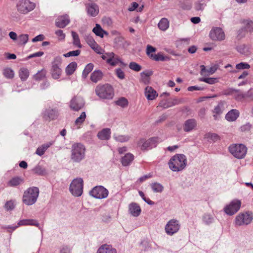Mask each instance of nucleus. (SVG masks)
Listing matches in <instances>:
<instances>
[{"label":"nucleus","instance_id":"7","mask_svg":"<svg viewBox=\"0 0 253 253\" xmlns=\"http://www.w3.org/2000/svg\"><path fill=\"white\" fill-rule=\"evenodd\" d=\"M230 152L237 159H243L247 154V148L242 144H235L229 146Z\"/></svg>","mask_w":253,"mask_h":253},{"label":"nucleus","instance_id":"5","mask_svg":"<svg viewBox=\"0 0 253 253\" xmlns=\"http://www.w3.org/2000/svg\"><path fill=\"white\" fill-rule=\"evenodd\" d=\"M84 181L82 178L74 179L70 184L69 189L73 195L81 196L83 192Z\"/></svg>","mask_w":253,"mask_h":253},{"label":"nucleus","instance_id":"45","mask_svg":"<svg viewBox=\"0 0 253 253\" xmlns=\"http://www.w3.org/2000/svg\"><path fill=\"white\" fill-rule=\"evenodd\" d=\"M84 38L86 43L89 45V46L91 48H94V46L96 45V43H97L90 35H85Z\"/></svg>","mask_w":253,"mask_h":253},{"label":"nucleus","instance_id":"57","mask_svg":"<svg viewBox=\"0 0 253 253\" xmlns=\"http://www.w3.org/2000/svg\"><path fill=\"white\" fill-rule=\"evenodd\" d=\"M14 202L12 200L6 202L4 205V208L7 211L12 210L14 209Z\"/></svg>","mask_w":253,"mask_h":253},{"label":"nucleus","instance_id":"32","mask_svg":"<svg viewBox=\"0 0 253 253\" xmlns=\"http://www.w3.org/2000/svg\"><path fill=\"white\" fill-rule=\"evenodd\" d=\"M237 91H235L234 94V98L238 101H241L243 99L247 97L250 96V92H247V93H243L239 89H236Z\"/></svg>","mask_w":253,"mask_h":253},{"label":"nucleus","instance_id":"21","mask_svg":"<svg viewBox=\"0 0 253 253\" xmlns=\"http://www.w3.org/2000/svg\"><path fill=\"white\" fill-rule=\"evenodd\" d=\"M244 24V28L241 29L238 31V37L240 38H242L245 36L244 34L243 35H241L242 33L245 30L247 32L250 33L253 32V21L250 20H246L243 22Z\"/></svg>","mask_w":253,"mask_h":253},{"label":"nucleus","instance_id":"4","mask_svg":"<svg viewBox=\"0 0 253 253\" xmlns=\"http://www.w3.org/2000/svg\"><path fill=\"white\" fill-rule=\"evenodd\" d=\"M39 189L37 187H31L24 191L22 201L24 204L28 206L34 204L39 197Z\"/></svg>","mask_w":253,"mask_h":253},{"label":"nucleus","instance_id":"49","mask_svg":"<svg viewBox=\"0 0 253 253\" xmlns=\"http://www.w3.org/2000/svg\"><path fill=\"white\" fill-rule=\"evenodd\" d=\"M199 80L210 84H213L218 82L217 79L214 78H201Z\"/></svg>","mask_w":253,"mask_h":253},{"label":"nucleus","instance_id":"14","mask_svg":"<svg viewBox=\"0 0 253 253\" xmlns=\"http://www.w3.org/2000/svg\"><path fill=\"white\" fill-rule=\"evenodd\" d=\"M159 138L157 137H151L147 140L141 139L138 142V145L141 146V149L143 150L150 149L156 147Z\"/></svg>","mask_w":253,"mask_h":253},{"label":"nucleus","instance_id":"62","mask_svg":"<svg viewBox=\"0 0 253 253\" xmlns=\"http://www.w3.org/2000/svg\"><path fill=\"white\" fill-rule=\"evenodd\" d=\"M235 91H237L236 89L229 88L224 90L223 94L225 95H234Z\"/></svg>","mask_w":253,"mask_h":253},{"label":"nucleus","instance_id":"56","mask_svg":"<svg viewBox=\"0 0 253 253\" xmlns=\"http://www.w3.org/2000/svg\"><path fill=\"white\" fill-rule=\"evenodd\" d=\"M115 74L120 79L123 80L125 78V73L121 68H117L115 70Z\"/></svg>","mask_w":253,"mask_h":253},{"label":"nucleus","instance_id":"6","mask_svg":"<svg viewBox=\"0 0 253 253\" xmlns=\"http://www.w3.org/2000/svg\"><path fill=\"white\" fill-rule=\"evenodd\" d=\"M253 219L252 212L248 211L238 214L235 219V223L237 226L247 225L251 223Z\"/></svg>","mask_w":253,"mask_h":253},{"label":"nucleus","instance_id":"19","mask_svg":"<svg viewBox=\"0 0 253 253\" xmlns=\"http://www.w3.org/2000/svg\"><path fill=\"white\" fill-rule=\"evenodd\" d=\"M70 22L68 15L65 14L59 16L55 20V26L59 28H64Z\"/></svg>","mask_w":253,"mask_h":253},{"label":"nucleus","instance_id":"8","mask_svg":"<svg viewBox=\"0 0 253 253\" xmlns=\"http://www.w3.org/2000/svg\"><path fill=\"white\" fill-rule=\"evenodd\" d=\"M35 7V4L29 0H19L16 4L17 11L23 14L28 13Z\"/></svg>","mask_w":253,"mask_h":253},{"label":"nucleus","instance_id":"61","mask_svg":"<svg viewBox=\"0 0 253 253\" xmlns=\"http://www.w3.org/2000/svg\"><path fill=\"white\" fill-rule=\"evenodd\" d=\"M205 6V4L204 3L197 2L195 3V8L197 11H202L204 9Z\"/></svg>","mask_w":253,"mask_h":253},{"label":"nucleus","instance_id":"27","mask_svg":"<svg viewBox=\"0 0 253 253\" xmlns=\"http://www.w3.org/2000/svg\"><path fill=\"white\" fill-rule=\"evenodd\" d=\"M239 111L238 110L232 109L226 114L225 119L228 121H234L239 116Z\"/></svg>","mask_w":253,"mask_h":253},{"label":"nucleus","instance_id":"53","mask_svg":"<svg viewBox=\"0 0 253 253\" xmlns=\"http://www.w3.org/2000/svg\"><path fill=\"white\" fill-rule=\"evenodd\" d=\"M86 118V114L85 112H83L81 113L79 117H78L75 121V124L76 125H79L84 123Z\"/></svg>","mask_w":253,"mask_h":253},{"label":"nucleus","instance_id":"54","mask_svg":"<svg viewBox=\"0 0 253 253\" xmlns=\"http://www.w3.org/2000/svg\"><path fill=\"white\" fill-rule=\"evenodd\" d=\"M81 50L79 49L71 51L66 53L63 54V56L65 57H69L71 56H78L81 53Z\"/></svg>","mask_w":253,"mask_h":253},{"label":"nucleus","instance_id":"16","mask_svg":"<svg viewBox=\"0 0 253 253\" xmlns=\"http://www.w3.org/2000/svg\"><path fill=\"white\" fill-rule=\"evenodd\" d=\"M210 37L212 41H221L225 39V36L221 28L215 27L210 31Z\"/></svg>","mask_w":253,"mask_h":253},{"label":"nucleus","instance_id":"22","mask_svg":"<svg viewBox=\"0 0 253 253\" xmlns=\"http://www.w3.org/2000/svg\"><path fill=\"white\" fill-rule=\"evenodd\" d=\"M128 211L132 216L137 217L140 215L141 210L138 204L131 203L129 205Z\"/></svg>","mask_w":253,"mask_h":253},{"label":"nucleus","instance_id":"48","mask_svg":"<svg viewBox=\"0 0 253 253\" xmlns=\"http://www.w3.org/2000/svg\"><path fill=\"white\" fill-rule=\"evenodd\" d=\"M29 36L28 34L20 35L18 38L19 44L25 45L28 42Z\"/></svg>","mask_w":253,"mask_h":253},{"label":"nucleus","instance_id":"25","mask_svg":"<svg viewBox=\"0 0 253 253\" xmlns=\"http://www.w3.org/2000/svg\"><path fill=\"white\" fill-rule=\"evenodd\" d=\"M97 253H117V251L111 245L103 244L98 248Z\"/></svg>","mask_w":253,"mask_h":253},{"label":"nucleus","instance_id":"31","mask_svg":"<svg viewBox=\"0 0 253 253\" xmlns=\"http://www.w3.org/2000/svg\"><path fill=\"white\" fill-rule=\"evenodd\" d=\"M52 144V142H49L47 143L42 144L37 149L36 154L40 156L43 155L45 151Z\"/></svg>","mask_w":253,"mask_h":253},{"label":"nucleus","instance_id":"50","mask_svg":"<svg viewBox=\"0 0 253 253\" xmlns=\"http://www.w3.org/2000/svg\"><path fill=\"white\" fill-rule=\"evenodd\" d=\"M115 139L120 142H127L129 140L130 137L128 135H118L114 136Z\"/></svg>","mask_w":253,"mask_h":253},{"label":"nucleus","instance_id":"28","mask_svg":"<svg viewBox=\"0 0 253 253\" xmlns=\"http://www.w3.org/2000/svg\"><path fill=\"white\" fill-rule=\"evenodd\" d=\"M111 130L110 128H103L97 133V137L101 140H108L110 138Z\"/></svg>","mask_w":253,"mask_h":253},{"label":"nucleus","instance_id":"60","mask_svg":"<svg viewBox=\"0 0 253 253\" xmlns=\"http://www.w3.org/2000/svg\"><path fill=\"white\" fill-rule=\"evenodd\" d=\"M55 35L58 37L60 40H64L65 38V34L61 30H58L55 32Z\"/></svg>","mask_w":253,"mask_h":253},{"label":"nucleus","instance_id":"46","mask_svg":"<svg viewBox=\"0 0 253 253\" xmlns=\"http://www.w3.org/2000/svg\"><path fill=\"white\" fill-rule=\"evenodd\" d=\"M203 222L207 225L212 223L214 221L213 217L208 213H205L202 218Z\"/></svg>","mask_w":253,"mask_h":253},{"label":"nucleus","instance_id":"38","mask_svg":"<svg viewBox=\"0 0 253 253\" xmlns=\"http://www.w3.org/2000/svg\"><path fill=\"white\" fill-rule=\"evenodd\" d=\"M151 57L154 60L159 61H168L170 59V58L169 56H164L161 53H158L156 54H151L150 55Z\"/></svg>","mask_w":253,"mask_h":253},{"label":"nucleus","instance_id":"23","mask_svg":"<svg viewBox=\"0 0 253 253\" xmlns=\"http://www.w3.org/2000/svg\"><path fill=\"white\" fill-rule=\"evenodd\" d=\"M197 126V121L194 119L186 120L183 125V129L185 132L192 130Z\"/></svg>","mask_w":253,"mask_h":253},{"label":"nucleus","instance_id":"41","mask_svg":"<svg viewBox=\"0 0 253 253\" xmlns=\"http://www.w3.org/2000/svg\"><path fill=\"white\" fill-rule=\"evenodd\" d=\"M71 34L73 39V44L79 48H82V45L81 43L78 34L74 31H72Z\"/></svg>","mask_w":253,"mask_h":253},{"label":"nucleus","instance_id":"26","mask_svg":"<svg viewBox=\"0 0 253 253\" xmlns=\"http://www.w3.org/2000/svg\"><path fill=\"white\" fill-rule=\"evenodd\" d=\"M103 74L100 70L94 71L90 75V80L94 83L101 81L103 78Z\"/></svg>","mask_w":253,"mask_h":253},{"label":"nucleus","instance_id":"44","mask_svg":"<svg viewBox=\"0 0 253 253\" xmlns=\"http://www.w3.org/2000/svg\"><path fill=\"white\" fill-rule=\"evenodd\" d=\"M151 187L154 192L161 193L164 190V186L160 183L155 182L151 184Z\"/></svg>","mask_w":253,"mask_h":253},{"label":"nucleus","instance_id":"47","mask_svg":"<svg viewBox=\"0 0 253 253\" xmlns=\"http://www.w3.org/2000/svg\"><path fill=\"white\" fill-rule=\"evenodd\" d=\"M3 74L4 76L7 79H12L14 75V71L9 68H6L3 69Z\"/></svg>","mask_w":253,"mask_h":253},{"label":"nucleus","instance_id":"34","mask_svg":"<svg viewBox=\"0 0 253 253\" xmlns=\"http://www.w3.org/2000/svg\"><path fill=\"white\" fill-rule=\"evenodd\" d=\"M179 6L183 10H190L192 7V3L189 0H180Z\"/></svg>","mask_w":253,"mask_h":253},{"label":"nucleus","instance_id":"55","mask_svg":"<svg viewBox=\"0 0 253 253\" xmlns=\"http://www.w3.org/2000/svg\"><path fill=\"white\" fill-rule=\"evenodd\" d=\"M250 67V65L246 62H241L236 65V68L238 70L248 69Z\"/></svg>","mask_w":253,"mask_h":253},{"label":"nucleus","instance_id":"1","mask_svg":"<svg viewBox=\"0 0 253 253\" xmlns=\"http://www.w3.org/2000/svg\"><path fill=\"white\" fill-rule=\"evenodd\" d=\"M187 163V159L185 155L176 154L170 159L168 165L172 171L178 172L185 169Z\"/></svg>","mask_w":253,"mask_h":253},{"label":"nucleus","instance_id":"20","mask_svg":"<svg viewBox=\"0 0 253 253\" xmlns=\"http://www.w3.org/2000/svg\"><path fill=\"white\" fill-rule=\"evenodd\" d=\"M85 9L87 14L91 17H95L99 13V7L95 3L91 2L86 3Z\"/></svg>","mask_w":253,"mask_h":253},{"label":"nucleus","instance_id":"9","mask_svg":"<svg viewBox=\"0 0 253 253\" xmlns=\"http://www.w3.org/2000/svg\"><path fill=\"white\" fill-rule=\"evenodd\" d=\"M103 60H106L107 64L111 66H116L118 63L123 66H126V64L123 62L119 56L116 55L114 52H107L101 56Z\"/></svg>","mask_w":253,"mask_h":253},{"label":"nucleus","instance_id":"18","mask_svg":"<svg viewBox=\"0 0 253 253\" xmlns=\"http://www.w3.org/2000/svg\"><path fill=\"white\" fill-rule=\"evenodd\" d=\"M42 115L44 120L51 121L56 119L59 115V113L55 109H47L43 112Z\"/></svg>","mask_w":253,"mask_h":253},{"label":"nucleus","instance_id":"37","mask_svg":"<svg viewBox=\"0 0 253 253\" xmlns=\"http://www.w3.org/2000/svg\"><path fill=\"white\" fill-rule=\"evenodd\" d=\"M204 138L209 141L216 142L220 140L219 136L215 133L208 132L205 134Z\"/></svg>","mask_w":253,"mask_h":253},{"label":"nucleus","instance_id":"51","mask_svg":"<svg viewBox=\"0 0 253 253\" xmlns=\"http://www.w3.org/2000/svg\"><path fill=\"white\" fill-rule=\"evenodd\" d=\"M129 68L136 72H139L142 69V67L139 64L134 62H131L129 63Z\"/></svg>","mask_w":253,"mask_h":253},{"label":"nucleus","instance_id":"52","mask_svg":"<svg viewBox=\"0 0 253 253\" xmlns=\"http://www.w3.org/2000/svg\"><path fill=\"white\" fill-rule=\"evenodd\" d=\"M115 103L117 105H119L122 107H125L127 106L128 105L127 100L124 97H121V98L117 100L115 102Z\"/></svg>","mask_w":253,"mask_h":253},{"label":"nucleus","instance_id":"10","mask_svg":"<svg viewBox=\"0 0 253 253\" xmlns=\"http://www.w3.org/2000/svg\"><path fill=\"white\" fill-rule=\"evenodd\" d=\"M51 64V74L52 77L54 79H58L60 78L62 72L61 68L62 64L61 57L60 56L55 57Z\"/></svg>","mask_w":253,"mask_h":253},{"label":"nucleus","instance_id":"29","mask_svg":"<svg viewBox=\"0 0 253 253\" xmlns=\"http://www.w3.org/2000/svg\"><path fill=\"white\" fill-rule=\"evenodd\" d=\"M24 182V179L20 176H15L10 179L7 182L10 187H16Z\"/></svg>","mask_w":253,"mask_h":253},{"label":"nucleus","instance_id":"40","mask_svg":"<svg viewBox=\"0 0 253 253\" xmlns=\"http://www.w3.org/2000/svg\"><path fill=\"white\" fill-rule=\"evenodd\" d=\"M92 32L97 36L103 37V34H107V33L103 30L100 25L96 24L95 27L93 29Z\"/></svg>","mask_w":253,"mask_h":253},{"label":"nucleus","instance_id":"2","mask_svg":"<svg viewBox=\"0 0 253 253\" xmlns=\"http://www.w3.org/2000/svg\"><path fill=\"white\" fill-rule=\"evenodd\" d=\"M85 147L81 143H75L71 148V160L74 163H80L85 158Z\"/></svg>","mask_w":253,"mask_h":253},{"label":"nucleus","instance_id":"30","mask_svg":"<svg viewBox=\"0 0 253 253\" xmlns=\"http://www.w3.org/2000/svg\"><path fill=\"white\" fill-rule=\"evenodd\" d=\"M133 159L134 156L132 154L127 153L122 158V164L123 166H127L130 164Z\"/></svg>","mask_w":253,"mask_h":253},{"label":"nucleus","instance_id":"24","mask_svg":"<svg viewBox=\"0 0 253 253\" xmlns=\"http://www.w3.org/2000/svg\"><path fill=\"white\" fill-rule=\"evenodd\" d=\"M145 95L148 100H153L158 94L152 87L148 86L145 89Z\"/></svg>","mask_w":253,"mask_h":253},{"label":"nucleus","instance_id":"12","mask_svg":"<svg viewBox=\"0 0 253 253\" xmlns=\"http://www.w3.org/2000/svg\"><path fill=\"white\" fill-rule=\"evenodd\" d=\"M180 224L178 220L172 219L169 220L165 226L166 233L169 236L176 233L179 230Z\"/></svg>","mask_w":253,"mask_h":253},{"label":"nucleus","instance_id":"17","mask_svg":"<svg viewBox=\"0 0 253 253\" xmlns=\"http://www.w3.org/2000/svg\"><path fill=\"white\" fill-rule=\"evenodd\" d=\"M84 101L80 96H75L70 101V107L71 109L75 111H78L84 107Z\"/></svg>","mask_w":253,"mask_h":253},{"label":"nucleus","instance_id":"15","mask_svg":"<svg viewBox=\"0 0 253 253\" xmlns=\"http://www.w3.org/2000/svg\"><path fill=\"white\" fill-rule=\"evenodd\" d=\"M91 196L96 199H104L108 195V191L102 186L94 187L89 192Z\"/></svg>","mask_w":253,"mask_h":253},{"label":"nucleus","instance_id":"11","mask_svg":"<svg viewBox=\"0 0 253 253\" xmlns=\"http://www.w3.org/2000/svg\"><path fill=\"white\" fill-rule=\"evenodd\" d=\"M241 204L240 200L234 199L224 207V211L227 215H233L239 211Z\"/></svg>","mask_w":253,"mask_h":253},{"label":"nucleus","instance_id":"64","mask_svg":"<svg viewBox=\"0 0 253 253\" xmlns=\"http://www.w3.org/2000/svg\"><path fill=\"white\" fill-rule=\"evenodd\" d=\"M204 89V87L198 86H190L187 88V90L189 91H193L194 90H203Z\"/></svg>","mask_w":253,"mask_h":253},{"label":"nucleus","instance_id":"58","mask_svg":"<svg viewBox=\"0 0 253 253\" xmlns=\"http://www.w3.org/2000/svg\"><path fill=\"white\" fill-rule=\"evenodd\" d=\"M138 193H139V194L140 196L148 205H154V202H153L152 201L150 200L149 198H147L145 196V195H144V193L142 191H139Z\"/></svg>","mask_w":253,"mask_h":253},{"label":"nucleus","instance_id":"43","mask_svg":"<svg viewBox=\"0 0 253 253\" xmlns=\"http://www.w3.org/2000/svg\"><path fill=\"white\" fill-rule=\"evenodd\" d=\"M153 74L152 71H145L141 73V77L142 78V82L145 84H147L149 82V77Z\"/></svg>","mask_w":253,"mask_h":253},{"label":"nucleus","instance_id":"36","mask_svg":"<svg viewBox=\"0 0 253 253\" xmlns=\"http://www.w3.org/2000/svg\"><path fill=\"white\" fill-rule=\"evenodd\" d=\"M77 67V64L75 62L70 63L66 68L65 72L67 75H72Z\"/></svg>","mask_w":253,"mask_h":253},{"label":"nucleus","instance_id":"3","mask_svg":"<svg viewBox=\"0 0 253 253\" xmlns=\"http://www.w3.org/2000/svg\"><path fill=\"white\" fill-rule=\"evenodd\" d=\"M95 94L101 99H111L114 95V89L109 84H99L95 89Z\"/></svg>","mask_w":253,"mask_h":253},{"label":"nucleus","instance_id":"39","mask_svg":"<svg viewBox=\"0 0 253 253\" xmlns=\"http://www.w3.org/2000/svg\"><path fill=\"white\" fill-rule=\"evenodd\" d=\"M94 67V65L92 63H88L87 64L82 73V78L84 79H85L88 75L92 71Z\"/></svg>","mask_w":253,"mask_h":253},{"label":"nucleus","instance_id":"33","mask_svg":"<svg viewBox=\"0 0 253 253\" xmlns=\"http://www.w3.org/2000/svg\"><path fill=\"white\" fill-rule=\"evenodd\" d=\"M29 71L26 68H21L19 71V76L22 81H26L29 76Z\"/></svg>","mask_w":253,"mask_h":253},{"label":"nucleus","instance_id":"42","mask_svg":"<svg viewBox=\"0 0 253 253\" xmlns=\"http://www.w3.org/2000/svg\"><path fill=\"white\" fill-rule=\"evenodd\" d=\"M33 171L35 173L39 175H44L46 174L45 169L40 165L36 166L33 169Z\"/></svg>","mask_w":253,"mask_h":253},{"label":"nucleus","instance_id":"35","mask_svg":"<svg viewBox=\"0 0 253 253\" xmlns=\"http://www.w3.org/2000/svg\"><path fill=\"white\" fill-rule=\"evenodd\" d=\"M158 26L161 30L165 31L169 27V21L168 19L163 18L159 22Z\"/></svg>","mask_w":253,"mask_h":253},{"label":"nucleus","instance_id":"59","mask_svg":"<svg viewBox=\"0 0 253 253\" xmlns=\"http://www.w3.org/2000/svg\"><path fill=\"white\" fill-rule=\"evenodd\" d=\"M72 249L67 245H63L60 249L59 253H71Z\"/></svg>","mask_w":253,"mask_h":253},{"label":"nucleus","instance_id":"13","mask_svg":"<svg viewBox=\"0 0 253 253\" xmlns=\"http://www.w3.org/2000/svg\"><path fill=\"white\" fill-rule=\"evenodd\" d=\"M25 225H32V226H35L37 227H39V228L42 230V229H41V227L40 226V224L38 220L36 219H22L19 221L17 225L15 226H11L8 225L7 226H5L4 228L7 229H10V230H9V232L13 231L14 230H15L19 226H25Z\"/></svg>","mask_w":253,"mask_h":253},{"label":"nucleus","instance_id":"63","mask_svg":"<svg viewBox=\"0 0 253 253\" xmlns=\"http://www.w3.org/2000/svg\"><path fill=\"white\" fill-rule=\"evenodd\" d=\"M44 54L43 52L42 51H39L36 53H34L33 54H30L29 56H27V59H29L30 58H33V57H40L43 55Z\"/></svg>","mask_w":253,"mask_h":253}]
</instances>
